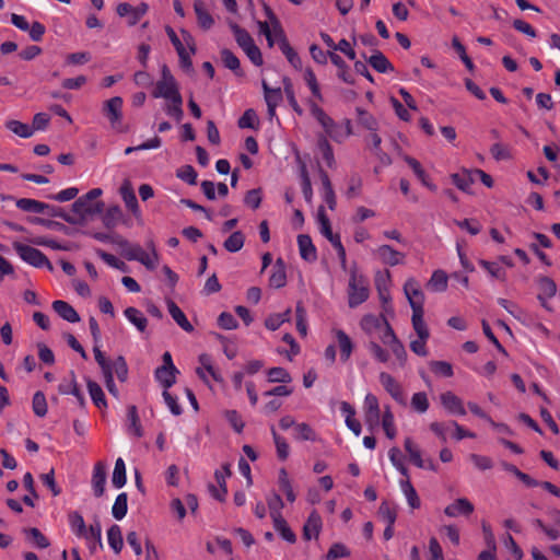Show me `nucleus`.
Segmentation results:
<instances>
[{"label": "nucleus", "mask_w": 560, "mask_h": 560, "mask_svg": "<svg viewBox=\"0 0 560 560\" xmlns=\"http://www.w3.org/2000/svg\"><path fill=\"white\" fill-rule=\"evenodd\" d=\"M322 528V518L316 511H313L303 527V537L306 540L317 538Z\"/></svg>", "instance_id": "21"}, {"label": "nucleus", "mask_w": 560, "mask_h": 560, "mask_svg": "<svg viewBox=\"0 0 560 560\" xmlns=\"http://www.w3.org/2000/svg\"><path fill=\"white\" fill-rule=\"evenodd\" d=\"M165 112L170 117H173L177 122H179L184 115L183 97L178 96L170 100V104H167Z\"/></svg>", "instance_id": "62"}, {"label": "nucleus", "mask_w": 560, "mask_h": 560, "mask_svg": "<svg viewBox=\"0 0 560 560\" xmlns=\"http://www.w3.org/2000/svg\"><path fill=\"white\" fill-rule=\"evenodd\" d=\"M180 33L183 36V40L185 42V44L188 47L190 52L182 54L178 56L179 65L184 70L189 71L192 68V61H191L190 55H195L196 50H197L196 43H195V38L188 31L182 30Z\"/></svg>", "instance_id": "15"}, {"label": "nucleus", "mask_w": 560, "mask_h": 560, "mask_svg": "<svg viewBox=\"0 0 560 560\" xmlns=\"http://www.w3.org/2000/svg\"><path fill=\"white\" fill-rule=\"evenodd\" d=\"M369 299L368 281L352 271L348 284V304L355 308Z\"/></svg>", "instance_id": "4"}, {"label": "nucleus", "mask_w": 560, "mask_h": 560, "mask_svg": "<svg viewBox=\"0 0 560 560\" xmlns=\"http://www.w3.org/2000/svg\"><path fill=\"white\" fill-rule=\"evenodd\" d=\"M304 81L308 89L311 90L312 95L318 101H323V95L320 92L319 84L317 82V78L311 68H306L304 70Z\"/></svg>", "instance_id": "56"}, {"label": "nucleus", "mask_w": 560, "mask_h": 560, "mask_svg": "<svg viewBox=\"0 0 560 560\" xmlns=\"http://www.w3.org/2000/svg\"><path fill=\"white\" fill-rule=\"evenodd\" d=\"M264 8H265V12H266L268 20L270 21V23L272 25L273 32L279 39L278 44H279V48H280L281 52L285 56L287 60L294 69L301 70L302 69V60H301L299 54L293 49V47L288 42L279 20L277 19V16L275 15V13L270 9V7H268L267 4H264Z\"/></svg>", "instance_id": "1"}, {"label": "nucleus", "mask_w": 560, "mask_h": 560, "mask_svg": "<svg viewBox=\"0 0 560 560\" xmlns=\"http://www.w3.org/2000/svg\"><path fill=\"white\" fill-rule=\"evenodd\" d=\"M440 402L445 411L451 416H466L464 401L453 392L447 390L440 395Z\"/></svg>", "instance_id": "11"}, {"label": "nucleus", "mask_w": 560, "mask_h": 560, "mask_svg": "<svg viewBox=\"0 0 560 560\" xmlns=\"http://www.w3.org/2000/svg\"><path fill=\"white\" fill-rule=\"evenodd\" d=\"M106 483V470L103 463L98 462L95 464L93 468L92 475V487L93 492L96 498H100L104 494Z\"/></svg>", "instance_id": "18"}, {"label": "nucleus", "mask_w": 560, "mask_h": 560, "mask_svg": "<svg viewBox=\"0 0 560 560\" xmlns=\"http://www.w3.org/2000/svg\"><path fill=\"white\" fill-rule=\"evenodd\" d=\"M81 538L85 540L86 547L91 555H95L103 550L104 545L102 541V526L100 521L96 520L94 523L90 524L85 535H82Z\"/></svg>", "instance_id": "10"}, {"label": "nucleus", "mask_w": 560, "mask_h": 560, "mask_svg": "<svg viewBox=\"0 0 560 560\" xmlns=\"http://www.w3.org/2000/svg\"><path fill=\"white\" fill-rule=\"evenodd\" d=\"M194 10L197 16L198 25L205 31L210 30L214 24V20L208 12L205 2L202 0H195Z\"/></svg>", "instance_id": "23"}, {"label": "nucleus", "mask_w": 560, "mask_h": 560, "mask_svg": "<svg viewBox=\"0 0 560 560\" xmlns=\"http://www.w3.org/2000/svg\"><path fill=\"white\" fill-rule=\"evenodd\" d=\"M152 96L155 98L162 97L167 101L182 96L178 84L167 65L161 67V79L155 83Z\"/></svg>", "instance_id": "3"}, {"label": "nucleus", "mask_w": 560, "mask_h": 560, "mask_svg": "<svg viewBox=\"0 0 560 560\" xmlns=\"http://www.w3.org/2000/svg\"><path fill=\"white\" fill-rule=\"evenodd\" d=\"M474 510V504L468 499L458 498L444 509V513L448 517H456L458 515L469 516Z\"/></svg>", "instance_id": "14"}, {"label": "nucleus", "mask_w": 560, "mask_h": 560, "mask_svg": "<svg viewBox=\"0 0 560 560\" xmlns=\"http://www.w3.org/2000/svg\"><path fill=\"white\" fill-rule=\"evenodd\" d=\"M23 533L26 539L36 548L45 549L50 545L48 538L36 527L25 528Z\"/></svg>", "instance_id": "39"}, {"label": "nucleus", "mask_w": 560, "mask_h": 560, "mask_svg": "<svg viewBox=\"0 0 560 560\" xmlns=\"http://www.w3.org/2000/svg\"><path fill=\"white\" fill-rule=\"evenodd\" d=\"M122 104L120 96H114L103 104V114L108 119L113 129L121 131L122 125Z\"/></svg>", "instance_id": "7"}, {"label": "nucleus", "mask_w": 560, "mask_h": 560, "mask_svg": "<svg viewBox=\"0 0 560 560\" xmlns=\"http://www.w3.org/2000/svg\"><path fill=\"white\" fill-rule=\"evenodd\" d=\"M376 255L383 264L390 267L401 265L405 260V254L394 249L389 245H381L376 248Z\"/></svg>", "instance_id": "13"}, {"label": "nucleus", "mask_w": 560, "mask_h": 560, "mask_svg": "<svg viewBox=\"0 0 560 560\" xmlns=\"http://www.w3.org/2000/svg\"><path fill=\"white\" fill-rule=\"evenodd\" d=\"M261 86L266 104L278 107L283 98L281 88L272 89L265 80H262Z\"/></svg>", "instance_id": "47"}, {"label": "nucleus", "mask_w": 560, "mask_h": 560, "mask_svg": "<svg viewBox=\"0 0 560 560\" xmlns=\"http://www.w3.org/2000/svg\"><path fill=\"white\" fill-rule=\"evenodd\" d=\"M122 249V256L127 260H136L140 258V255L143 252V248L138 244H130L128 241H122L119 243Z\"/></svg>", "instance_id": "60"}, {"label": "nucleus", "mask_w": 560, "mask_h": 560, "mask_svg": "<svg viewBox=\"0 0 560 560\" xmlns=\"http://www.w3.org/2000/svg\"><path fill=\"white\" fill-rule=\"evenodd\" d=\"M107 541L115 553H119L124 546L121 529L117 524L112 525L107 530Z\"/></svg>", "instance_id": "44"}, {"label": "nucleus", "mask_w": 560, "mask_h": 560, "mask_svg": "<svg viewBox=\"0 0 560 560\" xmlns=\"http://www.w3.org/2000/svg\"><path fill=\"white\" fill-rule=\"evenodd\" d=\"M453 184L464 192H468L475 182L474 171L464 170L462 173H455L451 176Z\"/></svg>", "instance_id": "32"}, {"label": "nucleus", "mask_w": 560, "mask_h": 560, "mask_svg": "<svg viewBox=\"0 0 560 560\" xmlns=\"http://www.w3.org/2000/svg\"><path fill=\"white\" fill-rule=\"evenodd\" d=\"M12 246L19 257L28 265L36 268L46 266L48 269H52L50 261L39 249L20 242H14Z\"/></svg>", "instance_id": "6"}, {"label": "nucleus", "mask_w": 560, "mask_h": 560, "mask_svg": "<svg viewBox=\"0 0 560 560\" xmlns=\"http://www.w3.org/2000/svg\"><path fill=\"white\" fill-rule=\"evenodd\" d=\"M404 447L409 455L410 462L418 468H424V459L421 456V451L411 438L405 439Z\"/></svg>", "instance_id": "35"}, {"label": "nucleus", "mask_w": 560, "mask_h": 560, "mask_svg": "<svg viewBox=\"0 0 560 560\" xmlns=\"http://www.w3.org/2000/svg\"><path fill=\"white\" fill-rule=\"evenodd\" d=\"M5 127L16 136L24 139L31 138L34 135L33 128L30 125L24 124L20 120H8L5 122Z\"/></svg>", "instance_id": "48"}, {"label": "nucleus", "mask_w": 560, "mask_h": 560, "mask_svg": "<svg viewBox=\"0 0 560 560\" xmlns=\"http://www.w3.org/2000/svg\"><path fill=\"white\" fill-rule=\"evenodd\" d=\"M363 58H365L369 65L380 73H388L394 71V67L390 61L380 50H375L374 54L369 58H366V55L363 54Z\"/></svg>", "instance_id": "17"}, {"label": "nucleus", "mask_w": 560, "mask_h": 560, "mask_svg": "<svg viewBox=\"0 0 560 560\" xmlns=\"http://www.w3.org/2000/svg\"><path fill=\"white\" fill-rule=\"evenodd\" d=\"M388 458L392 465L406 478H408V469L404 464L401 452L398 447L394 446L388 451Z\"/></svg>", "instance_id": "55"}, {"label": "nucleus", "mask_w": 560, "mask_h": 560, "mask_svg": "<svg viewBox=\"0 0 560 560\" xmlns=\"http://www.w3.org/2000/svg\"><path fill=\"white\" fill-rule=\"evenodd\" d=\"M232 31L236 43L243 50L247 49V47L255 44L249 33L246 30L238 26L237 24L232 25Z\"/></svg>", "instance_id": "54"}, {"label": "nucleus", "mask_w": 560, "mask_h": 560, "mask_svg": "<svg viewBox=\"0 0 560 560\" xmlns=\"http://www.w3.org/2000/svg\"><path fill=\"white\" fill-rule=\"evenodd\" d=\"M423 315H424V312H416V313L412 312V317H411L412 327L419 338L429 339L430 332H429L427 324L423 319Z\"/></svg>", "instance_id": "51"}, {"label": "nucleus", "mask_w": 560, "mask_h": 560, "mask_svg": "<svg viewBox=\"0 0 560 560\" xmlns=\"http://www.w3.org/2000/svg\"><path fill=\"white\" fill-rule=\"evenodd\" d=\"M429 399L424 392L415 393L411 397V407L419 413H424L429 409Z\"/></svg>", "instance_id": "64"}, {"label": "nucleus", "mask_w": 560, "mask_h": 560, "mask_svg": "<svg viewBox=\"0 0 560 560\" xmlns=\"http://www.w3.org/2000/svg\"><path fill=\"white\" fill-rule=\"evenodd\" d=\"M404 292L413 313L424 312V294L421 290L420 283L415 278H409L405 282Z\"/></svg>", "instance_id": "8"}, {"label": "nucleus", "mask_w": 560, "mask_h": 560, "mask_svg": "<svg viewBox=\"0 0 560 560\" xmlns=\"http://www.w3.org/2000/svg\"><path fill=\"white\" fill-rule=\"evenodd\" d=\"M199 361L202 365L197 369V374L200 378L206 381V373H208L215 382L221 383L223 381L221 374L211 364L210 358L207 354H201Z\"/></svg>", "instance_id": "34"}, {"label": "nucleus", "mask_w": 560, "mask_h": 560, "mask_svg": "<svg viewBox=\"0 0 560 560\" xmlns=\"http://www.w3.org/2000/svg\"><path fill=\"white\" fill-rule=\"evenodd\" d=\"M128 512V495L126 492H121L116 497V500L112 506L113 517L117 521L122 520Z\"/></svg>", "instance_id": "45"}, {"label": "nucleus", "mask_w": 560, "mask_h": 560, "mask_svg": "<svg viewBox=\"0 0 560 560\" xmlns=\"http://www.w3.org/2000/svg\"><path fill=\"white\" fill-rule=\"evenodd\" d=\"M380 382L384 389L392 396V398L399 405L406 406V395L401 385L388 373L381 372Z\"/></svg>", "instance_id": "9"}, {"label": "nucleus", "mask_w": 560, "mask_h": 560, "mask_svg": "<svg viewBox=\"0 0 560 560\" xmlns=\"http://www.w3.org/2000/svg\"><path fill=\"white\" fill-rule=\"evenodd\" d=\"M479 265L491 276V278L501 281L505 280L506 271L498 262L481 259L479 260Z\"/></svg>", "instance_id": "52"}, {"label": "nucleus", "mask_w": 560, "mask_h": 560, "mask_svg": "<svg viewBox=\"0 0 560 560\" xmlns=\"http://www.w3.org/2000/svg\"><path fill=\"white\" fill-rule=\"evenodd\" d=\"M328 55L331 63L338 68V78L347 84H354V78L346 61L334 51H328Z\"/></svg>", "instance_id": "19"}, {"label": "nucleus", "mask_w": 560, "mask_h": 560, "mask_svg": "<svg viewBox=\"0 0 560 560\" xmlns=\"http://www.w3.org/2000/svg\"><path fill=\"white\" fill-rule=\"evenodd\" d=\"M86 386L93 404L101 410L106 409L107 400L102 387L92 380H88Z\"/></svg>", "instance_id": "29"}, {"label": "nucleus", "mask_w": 560, "mask_h": 560, "mask_svg": "<svg viewBox=\"0 0 560 560\" xmlns=\"http://www.w3.org/2000/svg\"><path fill=\"white\" fill-rule=\"evenodd\" d=\"M52 310L65 320L69 323H78L80 316L78 312L66 301L56 300L52 302Z\"/></svg>", "instance_id": "20"}, {"label": "nucleus", "mask_w": 560, "mask_h": 560, "mask_svg": "<svg viewBox=\"0 0 560 560\" xmlns=\"http://www.w3.org/2000/svg\"><path fill=\"white\" fill-rule=\"evenodd\" d=\"M15 206L22 211L32 213H45L46 209L50 208V205L31 198L18 199Z\"/></svg>", "instance_id": "27"}, {"label": "nucleus", "mask_w": 560, "mask_h": 560, "mask_svg": "<svg viewBox=\"0 0 560 560\" xmlns=\"http://www.w3.org/2000/svg\"><path fill=\"white\" fill-rule=\"evenodd\" d=\"M298 246L302 259L310 262H313L317 259V250L310 235L300 234L298 236Z\"/></svg>", "instance_id": "16"}, {"label": "nucleus", "mask_w": 560, "mask_h": 560, "mask_svg": "<svg viewBox=\"0 0 560 560\" xmlns=\"http://www.w3.org/2000/svg\"><path fill=\"white\" fill-rule=\"evenodd\" d=\"M268 509L270 512V517L272 520L283 517L282 516V509L284 506L283 501L281 497L278 493L271 494L267 499Z\"/></svg>", "instance_id": "58"}, {"label": "nucleus", "mask_w": 560, "mask_h": 560, "mask_svg": "<svg viewBox=\"0 0 560 560\" xmlns=\"http://www.w3.org/2000/svg\"><path fill=\"white\" fill-rule=\"evenodd\" d=\"M386 320L384 316L368 314L362 317L360 325L366 334H373L378 331Z\"/></svg>", "instance_id": "37"}, {"label": "nucleus", "mask_w": 560, "mask_h": 560, "mask_svg": "<svg viewBox=\"0 0 560 560\" xmlns=\"http://www.w3.org/2000/svg\"><path fill=\"white\" fill-rule=\"evenodd\" d=\"M104 203H91L83 196L79 197L71 206V213L66 218V222L75 224L85 220L88 217L102 211Z\"/></svg>", "instance_id": "5"}, {"label": "nucleus", "mask_w": 560, "mask_h": 560, "mask_svg": "<svg viewBox=\"0 0 560 560\" xmlns=\"http://www.w3.org/2000/svg\"><path fill=\"white\" fill-rule=\"evenodd\" d=\"M268 381L270 383L287 384L292 381L290 373L280 366L271 368L267 371Z\"/></svg>", "instance_id": "57"}, {"label": "nucleus", "mask_w": 560, "mask_h": 560, "mask_svg": "<svg viewBox=\"0 0 560 560\" xmlns=\"http://www.w3.org/2000/svg\"><path fill=\"white\" fill-rule=\"evenodd\" d=\"M245 235L241 231L233 232L225 241L224 248L230 253H237L244 246Z\"/></svg>", "instance_id": "49"}, {"label": "nucleus", "mask_w": 560, "mask_h": 560, "mask_svg": "<svg viewBox=\"0 0 560 560\" xmlns=\"http://www.w3.org/2000/svg\"><path fill=\"white\" fill-rule=\"evenodd\" d=\"M279 487L280 489L284 492L285 497H287V500L289 502H294L296 497H295V493L293 491V488H292V485H291V481L288 477V472L284 468H281L279 470Z\"/></svg>", "instance_id": "53"}, {"label": "nucleus", "mask_w": 560, "mask_h": 560, "mask_svg": "<svg viewBox=\"0 0 560 560\" xmlns=\"http://www.w3.org/2000/svg\"><path fill=\"white\" fill-rule=\"evenodd\" d=\"M220 54L224 67L232 70L236 75H242L241 63L237 56L228 48L222 49Z\"/></svg>", "instance_id": "46"}, {"label": "nucleus", "mask_w": 560, "mask_h": 560, "mask_svg": "<svg viewBox=\"0 0 560 560\" xmlns=\"http://www.w3.org/2000/svg\"><path fill=\"white\" fill-rule=\"evenodd\" d=\"M355 110L358 115V124L362 128L369 131H378L380 122L374 115L360 107H357Z\"/></svg>", "instance_id": "38"}, {"label": "nucleus", "mask_w": 560, "mask_h": 560, "mask_svg": "<svg viewBox=\"0 0 560 560\" xmlns=\"http://www.w3.org/2000/svg\"><path fill=\"white\" fill-rule=\"evenodd\" d=\"M68 522L71 533L78 538L82 537V535H85V532L89 529V527L85 525L83 516L77 511L69 513Z\"/></svg>", "instance_id": "40"}, {"label": "nucleus", "mask_w": 560, "mask_h": 560, "mask_svg": "<svg viewBox=\"0 0 560 560\" xmlns=\"http://www.w3.org/2000/svg\"><path fill=\"white\" fill-rule=\"evenodd\" d=\"M113 375L116 374L120 382H126L128 378V365L122 355L117 357L112 362Z\"/></svg>", "instance_id": "63"}, {"label": "nucleus", "mask_w": 560, "mask_h": 560, "mask_svg": "<svg viewBox=\"0 0 560 560\" xmlns=\"http://www.w3.org/2000/svg\"><path fill=\"white\" fill-rule=\"evenodd\" d=\"M382 427L385 432V435L393 440L396 436V427L394 415L390 411L389 407H387L382 416Z\"/></svg>", "instance_id": "59"}, {"label": "nucleus", "mask_w": 560, "mask_h": 560, "mask_svg": "<svg viewBox=\"0 0 560 560\" xmlns=\"http://www.w3.org/2000/svg\"><path fill=\"white\" fill-rule=\"evenodd\" d=\"M447 275L443 270H435L427 283V288L433 292H444L447 289Z\"/></svg>", "instance_id": "41"}, {"label": "nucleus", "mask_w": 560, "mask_h": 560, "mask_svg": "<svg viewBox=\"0 0 560 560\" xmlns=\"http://www.w3.org/2000/svg\"><path fill=\"white\" fill-rule=\"evenodd\" d=\"M310 110L312 116L318 121L325 131V137H329L335 142L341 143L345 141V135L341 133V124L336 122L325 110L316 103L310 102Z\"/></svg>", "instance_id": "2"}, {"label": "nucleus", "mask_w": 560, "mask_h": 560, "mask_svg": "<svg viewBox=\"0 0 560 560\" xmlns=\"http://www.w3.org/2000/svg\"><path fill=\"white\" fill-rule=\"evenodd\" d=\"M335 336L340 349V360L347 362L353 351V343L350 337L341 329L335 330Z\"/></svg>", "instance_id": "26"}, {"label": "nucleus", "mask_w": 560, "mask_h": 560, "mask_svg": "<svg viewBox=\"0 0 560 560\" xmlns=\"http://www.w3.org/2000/svg\"><path fill=\"white\" fill-rule=\"evenodd\" d=\"M167 308L172 318L183 330L187 332H191L194 330V326L189 323L184 312L174 301L167 300Z\"/></svg>", "instance_id": "24"}, {"label": "nucleus", "mask_w": 560, "mask_h": 560, "mask_svg": "<svg viewBox=\"0 0 560 560\" xmlns=\"http://www.w3.org/2000/svg\"><path fill=\"white\" fill-rule=\"evenodd\" d=\"M404 160L411 167L415 175L419 178L423 186L429 188L431 191H436V185L429 180L427 173L415 158L406 155Z\"/></svg>", "instance_id": "25"}, {"label": "nucleus", "mask_w": 560, "mask_h": 560, "mask_svg": "<svg viewBox=\"0 0 560 560\" xmlns=\"http://www.w3.org/2000/svg\"><path fill=\"white\" fill-rule=\"evenodd\" d=\"M317 147L327 166L334 168L336 166V161L332 147L330 145L328 139L325 136H318Z\"/></svg>", "instance_id": "42"}, {"label": "nucleus", "mask_w": 560, "mask_h": 560, "mask_svg": "<svg viewBox=\"0 0 560 560\" xmlns=\"http://www.w3.org/2000/svg\"><path fill=\"white\" fill-rule=\"evenodd\" d=\"M124 315L140 332L145 331L148 319L140 310L129 306L124 311Z\"/></svg>", "instance_id": "30"}, {"label": "nucleus", "mask_w": 560, "mask_h": 560, "mask_svg": "<svg viewBox=\"0 0 560 560\" xmlns=\"http://www.w3.org/2000/svg\"><path fill=\"white\" fill-rule=\"evenodd\" d=\"M287 283V275L284 269V264L282 259H277L272 272L269 278V284L272 288L280 289L284 287Z\"/></svg>", "instance_id": "31"}, {"label": "nucleus", "mask_w": 560, "mask_h": 560, "mask_svg": "<svg viewBox=\"0 0 560 560\" xmlns=\"http://www.w3.org/2000/svg\"><path fill=\"white\" fill-rule=\"evenodd\" d=\"M319 178L322 182L323 187V199L327 203L328 208L330 210H335L337 201H336V195L331 185V182L329 179L328 174L319 167Z\"/></svg>", "instance_id": "22"}, {"label": "nucleus", "mask_w": 560, "mask_h": 560, "mask_svg": "<svg viewBox=\"0 0 560 560\" xmlns=\"http://www.w3.org/2000/svg\"><path fill=\"white\" fill-rule=\"evenodd\" d=\"M119 194L126 207L132 212V214L136 218L140 217L141 212L139 209L138 199L136 197L132 185L128 179L124 180V183L121 184L119 188Z\"/></svg>", "instance_id": "12"}, {"label": "nucleus", "mask_w": 560, "mask_h": 560, "mask_svg": "<svg viewBox=\"0 0 560 560\" xmlns=\"http://www.w3.org/2000/svg\"><path fill=\"white\" fill-rule=\"evenodd\" d=\"M177 373H179L177 369L173 370L159 366L154 371V377L164 387V390H166L176 383Z\"/></svg>", "instance_id": "28"}, {"label": "nucleus", "mask_w": 560, "mask_h": 560, "mask_svg": "<svg viewBox=\"0 0 560 560\" xmlns=\"http://www.w3.org/2000/svg\"><path fill=\"white\" fill-rule=\"evenodd\" d=\"M32 408L34 413L39 418H43L47 415V400L43 392H36L34 394L32 400Z\"/></svg>", "instance_id": "61"}, {"label": "nucleus", "mask_w": 560, "mask_h": 560, "mask_svg": "<svg viewBox=\"0 0 560 560\" xmlns=\"http://www.w3.org/2000/svg\"><path fill=\"white\" fill-rule=\"evenodd\" d=\"M539 284V294L538 300L541 302L544 307H547L545 299L555 296L557 292V285L555 281L548 277H541L538 281Z\"/></svg>", "instance_id": "36"}, {"label": "nucleus", "mask_w": 560, "mask_h": 560, "mask_svg": "<svg viewBox=\"0 0 560 560\" xmlns=\"http://www.w3.org/2000/svg\"><path fill=\"white\" fill-rule=\"evenodd\" d=\"M275 529L279 533V535L288 542L294 544L296 541V536L292 532V529L288 526L287 521L283 517L272 520Z\"/></svg>", "instance_id": "50"}, {"label": "nucleus", "mask_w": 560, "mask_h": 560, "mask_svg": "<svg viewBox=\"0 0 560 560\" xmlns=\"http://www.w3.org/2000/svg\"><path fill=\"white\" fill-rule=\"evenodd\" d=\"M127 482L126 464L121 457L115 462V467L112 476V483L116 489L122 488Z\"/></svg>", "instance_id": "43"}, {"label": "nucleus", "mask_w": 560, "mask_h": 560, "mask_svg": "<svg viewBox=\"0 0 560 560\" xmlns=\"http://www.w3.org/2000/svg\"><path fill=\"white\" fill-rule=\"evenodd\" d=\"M399 485H400V489H401L402 493L406 497L408 505L411 509H419L421 502H420V499L418 497V493H417L415 487L412 486V483L409 480V477L408 478L405 477V479L400 480Z\"/></svg>", "instance_id": "33"}]
</instances>
